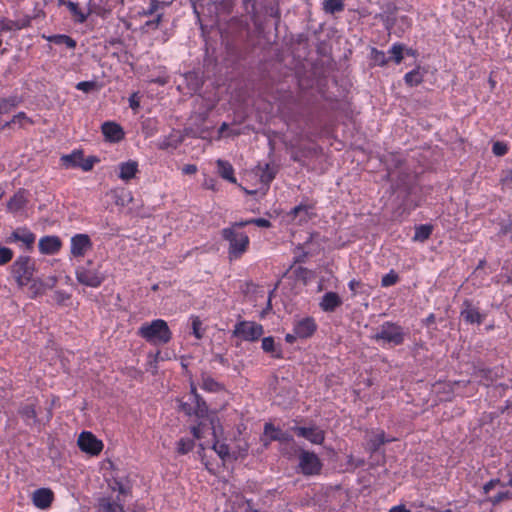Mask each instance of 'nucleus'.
I'll return each mask as SVG.
<instances>
[{
  "label": "nucleus",
  "instance_id": "09e8293b",
  "mask_svg": "<svg viewBox=\"0 0 512 512\" xmlns=\"http://www.w3.org/2000/svg\"><path fill=\"white\" fill-rule=\"evenodd\" d=\"M264 432H265V435L268 436L272 440L279 439L280 432L272 424H269V423L265 424Z\"/></svg>",
  "mask_w": 512,
  "mask_h": 512
},
{
  "label": "nucleus",
  "instance_id": "423d86ee",
  "mask_svg": "<svg viewBox=\"0 0 512 512\" xmlns=\"http://www.w3.org/2000/svg\"><path fill=\"white\" fill-rule=\"evenodd\" d=\"M374 339L383 344L397 346L403 343L404 332L401 326L392 322H385L374 335Z\"/></svg>",
  "mask_w": 512,
  "mask_h": 512
},
{
  "label": "nucleus",
  "instance_id": "e433bc0d",
  "mask_svg": "<svg viewBox=\"0 0 512 512\" xmlns=\"http://www.w3.org/2000/svg\"><path fill=\"white\" fill-rule=\"evenodd\" d=\"M201 388L205 391H208V392H217L219 391L222 387L221 385L215 381L213 378L209 377V376H203L202 377V384H201Z\"/></svg>",
  "mask_w": 512,
  "mask_h": 512
},
{
  "label": "nucleus",
  "instance_id": "c756f323",
  "mask_svg": "<svg viewBox=\"0 0 512 512\" xmlns=\"http://www.w3.org/2000/svg\"><path fill=\"white\" fill-rule=\"evenodd\" d=\"M404 51H405V45L400 42L394 43L390 49L388 50V53L390 54V61H393L395 64H400L404 59Z\"/></svg>",
  "mask_w": 512,
  "mask_h": 512
},
{
  "label": "nucleus",
  "instance_id": "774afa93",
  "mask_svg": "<svg viewBox=\"0 0 512 512\" xmlns=\"http://www.w3.org/2000/svg\"><path fill=\"white\" fill-rule=\"evenodd\" d=\"M404 53H406V54H407V55H409V56H415L416 51H415V50H413V49H411V48H406V47H405V51H404Z\"/></svg>",
  "mask_w": 512,
  "mask_h": 512
},
{
  "label": "nucleus",
  "instance_id": "f3484780",
  "mask_svg": "<svg viewBox=\"0 0 512 512\" xmlns=\"http://www.w3.org/2000/svg\"><path fill=\"white\" fill-rule=\"evenodd\" d=\"M290 215L292 216V220L298 221L299 224L308 222L315 216L314 206L310 204H300L291 210Z\"/></svg>",
  "mask_w": 512,
  "mask_h": 512
},
{
  "label": "nucleus",
  "instance_id": "393cba45",
  "mask_svg": "<svg viewBox=\"0 0 512 512\" xmlns=\"http://www.w3.org/2000/svg\"><path fill=\"white\" fill-rule=\"evenodd\" d=\"M43 38L55 45H65L70 50L75 49L77 46L76 40L65 34L43 35Z\"/></svg>",
  "mask_w": 512,
  "mask_h": 512
},
{
  "label": "nucleus",
  "instance_id": "864d4df0",
  "mask_svg": "<svg viewBox=\"0 0 512 512\" xmlns=\"http://www.w3.org/2000/svg\"><path fill=\"white\" fill-rule=\"evenodd\" d=\"M129 106H130V108L132 110H137L140 107V101H139V98L137 96V93H133L129 97Z\"/></svg>",
  "mask_w": 512,
  "mask_h": 512
},
{
  "label": "nucleus",
  "instance_id": "4be33fe9",
  "mask_svg": "<svg viewBox=\"0 0 512 512\" xmlns=\"http://www.w3.org/2000/svg\"><path fill=\"white\" fill-rule=\"evenodd\" d=\"M256 174L259 175L261 183L268 186L274 180L277 174V169L269 163H265L263 166L259 164L257 166Z\"/></svg>",
  "mask_w": 512,
  "mask_h": 512
},
{
  "label": "nucleus",
  "instance_id": "4468645a",
  "mask_svg": "<svg viewBox=\"0 0 512 512\" xmlns=\"http://www.w3.org/2000/svg\"><path fill=\"white\" fill-rule=\"evenodd\" d=\"M317 329V324L312 317H305L295 322L294 332L298 338L306 339L311 337Z\"/></svg>",
  "mask_w": 512,
  "mask_h": 512
},
{
  "label": "nucleus",
  "instance_id": "ddd939ff",
  "mask_svg": "<svg viewBox=\"0 0 512 512\" xmlns=\"http://www.w3.org/2000/svg\"><path fill=\"white\" fill-rule=\"evenodd\" d=\"M101 131L105 140L111 143H118L125 137L123 128L113 121L104 122L101 126Z\"/></svg>",
  "mask_w": 512,
  "mask_h": 512
},
{
  "label": "nucleus",
  "instance_id": "7c9ffc66",
  "mask_svg": "<svg viewBox=\"0 0 512 512\" xmlns=\"http://www.w3.org/2000/svg\"><path fill=\"white\" fill-rule=\"evenodd\" d=\"M370 59L372 61L373 66L384 67L388 65L390 59L386 56L385 52L382 50H378L375 47L371 48L370 51Z\"/></svg>",
  "mask_w": 512,
  "mask_h": 512
},
{
  "label": "nucleus",
  "instance_id": "338daca9",
  "mask_svg": "<svg viewBox=\"0 0 512 512\" xmlns=\"http://www.w3.org/2000/svg\"><path fill=\"white\" fill-rule=\"evenodd\" d=\"M228 128H229V125L226 122H223L221 124V126L219 127V133L223 134Z\"/></svg>",
  "mask_w": 512,
  "mask_h": 512
},
{
  "label": "nucleus",
  "instance_id": "c03bdc74",
  "mask_svg": "<svg viewBox=\"0 0 512 512\" xmlns=\"http://www.w3.org/2000/svg\"><path fill=\"white\" fill-rule=\"evenodd\" d=\"M14 256L13 251L10 248L0 246V266L7 264L12 260Z\"/></svg>",
  "mask_w": 512,
  "mask_h": 512
},
{
  "label": "nucleus",
  "instance_id": "c9c22d12",
  "mask_svg": "<svg viewBox=\"0 0 512 512\" xmlns=\"http://www.w3.org/2000/svg\"><path fill=\"white\" fill-rule=\"evenodd\" d=\"M30 283L31 284L29 287V292H30V295L32 298L42 295L46 291L45 284L42 279H33L32 278V281Z\"/></svg>",
  "mask_w": 512,
  "mask_h": 512
},
{
  "label": "nucleus",
  "instance_id": "f704fd0d",
  "mask_svg": "<svg viewBox=\"0 0 512 512\" xmlns=\"http://www.w3.org/2000/svg\"><path fill=\"white\" fill-rule=\"evenodd\" d=\"M69 11L76 17L77 22L83 23L87 19V15L83 13V11L79 8L78 3L67 1L64 2Z\"/></svg>",
  "mask_w": 512,
  "mask_h": 512
},
{
  "label": "nucleus",
  "instance_id": "20e7f679",
  "mask_svg": "<svg viewBox=\"0 0 512 512\" xmlns=\"http://www.w3.org/2000/svg\"><path fill=\"white\" fill-rule=\"evenodd\" d=\"M31 208V193L24 188H19L6 203V211L18 219L26 217Z\"/></svg>",
  "mask_w": 512,
  "mask_h": 512
},
{
  "label": "nucleus",
  "instance_id": "412c9836",
  "mask_svg": "<svg viewBox=\"0 0 512 512\" xmlns=\"http://www.w3.org/2000/svg\"><path fill=\"white\" fill-rule=\"evenodd\" d=\"M341 304L342 300L335 292L325 293L319 302V306L324 312H333Z\"/></svg>",
  "mask_w": 512,
  "mask_h": 512
},
{
  "label": "nucleus",
  "instance_id": "c85d7f7f",
  "mask_svg": "<svg viewBox=\"0 0 512 512\" xmlns=\"http://www.w3.org/2000/svg\"><path fill=\"white\" fill-rule=\"evenodd\" d=\"M344 0H324L322 9L326 14H336L344 11Z\"/></svg>",
  "mask_w": 512,
  "mask_h": 512
},
{
  "label": "nucleus",
  "instance_id": "3c124183",
  "mask_svg": "<svg viewBox=\"0 0 512 512\" xmlns=\"http://www.w3.org/2000/svg\"><path fill=\"white\" fill-rule=\"evenodd\" d=\"M509 497H510V493L509 492H500L497 495H495L494 497L489 498V501L493 505H496V504L500 503L503 499H506V498H509Z\"/></svg>",
  "mask_w": 512,
  "mask_h": 512
},
{
  "label": "nucleus",
  "instance_id": "473e14b6",
  "mask_svg": "<svg viewBox=\"0 0 512 512\" xmlns=\"http://www.w3.org/2000/svg\"><path fill=\"white\" fill-rule=\"evenodd\" d=\"M19 101L17 97H8L0 99V115L9 113L15 107H17Z\"/></svg>",
  "mask_w": 512,
  "mask_h": 512
},
{
  "label": "nucleus",
  "instance_id": "13d9d810",
  "mask_svg": "<svg viewBox=\"0 0 512 512\" xmlns=\"http://www.w3.org/2000/svg\"><path fill=\"white\" fill-rule=\"evenodd\" d=\"M183 174L192 175L197 172V166L194 164H187L182 168Z\"/></svg>",
  "mask_w": 512,
  "mask_h": 512
},
{
  "label": "nucleus",
  "instance_id": "37998d69",
  "mask_svg": "<svg viewBox=\"0 0 512 512\" xmlns=\"http://www.w3.org/2000/svg\"><path fill=\"white\" fill-rule=\"evenodd\" d=\"M21 414L28 423L35 422L36 420V411L32 404L22 408Z\"/></svg>",
  "mask_w": 512,
  "mask_h": 512
},
{
  "label": "nucleus",
  "instance_id": "a211bd4d",
  "mask_svg": "<svg viewBox=\"0 0 512 512\" xmlns=\"http://www.w3.org/2000/svg\"><path fill=\"white\" fill-rule=\"evenodd\" d=\"M294 431L313 444H321L324 440V432L317 427H295Z\"/></svg>",
  "mask_w": 512,
  "mask_h": 512
},
{
  "label": "nucleus",
  "instance_id": "6ab92c4d",
  "mask_svg": "<svg viewBox=\"0 0 512 512\" xmlns=\"http://www.w3.org/2000/svg\"><path fill=\"white\" fill-rule=\"evenodd\" d=\"M39 250L42 254H55L61 248V241L57 236H45L39 241Z\"/></svg>",
  "mask_w": 512,
  "mask_h": 512
},
{
  "label": "nucleus",
  "instance_id": "79ce46f5",
  "mask_svg": "<svg viewBox=\"0 0 512 512\" xmlns=\"http://www.w3.org/2000/svg\"><path fill=\"white\" fill-rule=\"evenodd\" d=\"M24 122L33 124V121L26 115L25 112H19L16 115L13 116L11 121L7 122L5 126H10L11 124H20L23 126Z\"/></svg>",
  "mask_w": 512,
  "mask_h": 512
},
{
  "label": "nucleus",
  "instance_id": "5fc2aeb1",
  "mask_svg": "<svg viewBox=\"0 0 512 512\" xmlns=\"http://www.w3.org/2000/svg\"><path fill=\"white\" fill-rule=\"evenodd\" d=\"M234 224H270V222L264 218H253L246 221L235 222Z\"/></svg>",
  "mask_w": 512,
  "mask_h": 512
},
{
  "label": "nucleus",
  "instance_id": "f03ea898",
  "mask_svg": "<svg viewBox=\"0 0 512 512\" xmlns=\"http://www.w3.org/2000/svg\"><path fill=\"white\" fill-rule=\"evenodd\" d=\"M223 237L229 242V257L236 259L247 249L248 236L241 230V226H230L223 230Z\"/></svg>",
  "mask_w": 512,
  "mask_h": 512
},
{
  "label": "nucleus",
  "instance_id": "4d7b16f0",
  "mask_svg": "<svg viewBox=\"0 0 512 512\" xmlns=\"http://www.w3.org/2000/svg\"><path fill=\"white\" fill-rule=\"evenodd\" d=\"M45 284V289H51L55 286L57 283V277L56 276H49L46 279H42Z\"/></svg>",
  "mask_w": 512,
  "mask_h": 512
},
{
  "label": "nucleus",
  "instance_id": "5701e85b",
  "mask_svg": "<svg viewBox=\"0 0 512 512\" xmlns=\"http://www.w3.org/2000/svg\"><path fill=\"white\" fill-rule=\"evenodd\" d=\"M218 174L225 180L235 184L237 182L236 177L234 176V168L226 160L218 159L216 161Z\"/></svg>",
  "mask_w": 512,
  "mask_h": 512
},
{
  "label": "nucleus",
  "instance_id": "49530a36",
  "mask_svg": "<svg viewBox=\"0 0 512 512\" xmlns=\"http://www.w3.org/2000/svg\"><path fill=\"white\" fill-rule=\"evenodd\" d=\"M398 281V275L394 271H390L383 276L381 284L383 287H389L394 285Z\"/></svg>",
  "mask_w": 512,
  "mask_h": 512
},
{
  "label": "nucleus",
  "instance_id": "a18cd8bd",
  "mask_svg": "<svg viewBox=\"0 0 512 512\" xmlns=\"http://www.w3.org/2000/svg\"><path fill=\"white\" fill-rule=\"evenodd\" d=\"M492 152L496 156H504L508 152V145L501 141L494 142Z\"/></svg>",
  "mask_w": 512,
  "mask_h": 512
},
{
  "label": "nucleus",
  "instance_id": "4c0bfd02",
  "mask_svg": "<svg viewBox=\"0 0 512 512\" xmlns=\"http://www.w3.org/2000/svg\"><path fill=\"white\" fill-rule=\"evenodd\" d=\"M432 227L433 226H417L413 240L423 242L428 239L432 233Z\"/></svg>",
  "mask_w": 512,
  "mask_h": 512
},
{
  "label": "nucleus",
  "instance_id": "f8f14e48",
  "mask_svg": "<svg viewBox=\"0 0 512 512\" xmlns=\"http://www.w3.org/2000/svg\"><path fill=\"white\" fill-rule=\"evenodd\" d=\"M92 248V242L87 234H76L71 238L70 251L73 257L82 258Z\"/></svg>",
  "mask_w": 512,
  "mask_h": 512
},
{
  "label": "nucleus",
  "instance_id": "603ef678",
  "mask_svg": "<svg viewBox=\"0 0 512 512\" xmlns=\"http://www.w3.org/2000/svg\"><path fill=\"white\" fill-rule=\"evenodd\" d=\"M203 428H204V426H203L202 422H200L198 425L193 426V427L191 428V433L193 434V436H194V438H195V439H198V440H199V439H201V438H202V435H203Z\"/></svg>",
  "mask_w": 512,
  "mask_h": 512
},
{
  "label": "nucleus",
  "instance_id": "6e6d98bb",
  "mask_svg": "<svg viewBox=\"0 0 512 512\" xmlns=\"http://www.w3.org/2000/svg\"><path fill=\"white\" fill-rule=\"evenodd\" d=\"M161 20H162V14H158L155 19L147 21L145 23V26L148 28L156 29V28H158Z\"/></svg>",
  "mask_w": 512,
  "mask_h": 512
},
{
  "label": "nucleus",
  "instance_id": "0e129e2a",
  "mask_svg": "<svg viewBox=\"0 0 512 512\" xmlns=\"http://www.w3.org/2000/svg\"><path fill=\"white\" fill-rule=\"evenodd\" d=\"M57 300L60 302L65 301L66 299H69V295L64 292H56Z\"/></svg>",
  "mask_w": 512,
  "mask_h": 512
},
{
  "label": "nucleus",
  "instance_id": "39448f33",
  "mask_svg": "<svg viewBox=\"0 0 512 512\" xmlns=\"http://www.w3.org/2000/svg\"><path fill=\"white\" fill-rule=\"evenodd\" d=\"M100 159L96 156L84 157L81 149H75L70 154H64L60 158L61 165L66 169L80 168L85 172L91 171Z\"/></svg>",
  "mask_w": 512,
  "mask_h": 512
},
{
  "label": "nucleus",
  "instance_id": "69168bd1",
  "mask_svg": "<svg viewBox=\"0 0 512 512\" xmlns=\"http://www.w3.org/2000/svg\"><path fill=\"white\" fill-rule=\"evenodd\" d=\"M509 181L512 182V171H510L509 174L502 178L503 184H507Z\"/></svg>",
  "mask_w": 512,
  "mask_h": 512
},
{
  "label": "nucleus",
  "instance_id": "b1692460",
  "mask_svg": "<svg viewBox=\"0 0 512 512\" xmlns=\"http://www.w3.org/2000/svg\"><path fill=\"white\" fill-rule=\"evenodd\" d=\"M464 305L465 307L461 311V316L463 317V319L471 324L482 323L483 316L479 313L478 309L468 302H465Z\"/></svg>",
  "mask_w": 512,
  "mask_h": 512
},
{
  "label": "nucleus",
  "instance_id": "2eb2a0df",
  "mask_svg": "<svg viewBox=\"0 0 512 512\" xmlns=\"http://www.w3.org/2000/svg\"><path fill=\"white\" fill-rule=\"evenodd\" d=\"M210 423L212 425V434L214 437L212 449L222 460H225L229 456V447L225 442H221L218 439V434L222 431V428L216 424L214 417L210 419Z\"/></svg>",
  "mask_w": 512,
  "mask_h": 512
},
{
  "label": "nucleus",
  "instance_id": "052dcab7",
  "mask_svg": "<svg viewBox=\"0 0 512 512\" xmlns=\"http://www.w3.org/2000/svg\"><path fill=\"white\" fill-rule=\"evenodd\" d=\"M361 283L355 279H352L351 281H349L348 283V287L349 289L354 293L356 294L358 292V288L360 287Z\"/></svg>",
  "mask_w": 512,
  "mask_h": 512
},
{
  "label": "nucleus",
  "instance_id": "680f3d73",
  "mask_svg": "<svg viewBox=\"0 0 512 512\" xmlns=\"http://www.w3.org/2000/svg\"><path fill=\"white\" fill-rule=\"evenodd\" d=\"M389 512H411L409 509H407L404 505H397L393 506Z\"/></svg>",
  "mask_w": 512,
  "mask_h": 512
},
{
  "label": "nucleus",
  "instance_id": "bf43d9fd",
  "mask_svg": "<svg viewBox=\"0 0 512 512\" xmlns=\"http://www.w3.org/2000/svg\"><path fill=\"white\" fill-rule=\"evenodd\" d=\"M500 481L498 479H492L488 483H486L483 487L484 492L487 494L489 493L497 484H499Z\"/></svg>",
  "mask_w": 512,
  "mask_h": 512
},
{
  "label": "nucleus",
  "instance_id": "aec40b11",
  "mask_svg": "<svg viewBox=\"0 0 512 512\" xmlns=\"http://www.w3.org/2000/svg\"><path fill=\"white\" fill-rule=\"evenodd\" d=\"M119 174L118 177L124 182H129L132 180L136 174L138 173V163L133 160H129L126 162H121L118 165Z\"/></svg>",
  "mask_w": 512,
  "mask_h": 512
},
{
  "label": "nucleus",
  "instance_id": "dca6fc26",
  "mask_svg": "<svg viewBox=\"0 0 512 512\" xmlns=\"http://www.w3.org/2000/svg\"><path fill=\"white\" fill-rule=\"evenodd\" d=\"M33 504L42 510L49 508L53 501V492L48 488H40L32 495Z\"/></svg>",
  "mask_w": 512,
  "mask_h": 512
},
{
  "label": "nucleus",
  "instance_id": "7ed1b4c3",
  "mask_svg": "<svg viewBox=\"0 0 512 512\" xmlns=\"http://www.w3.org/2000/svg\"><path fill=\"white\" fill-rule=\"evenodd\" d=\"M10 272L19 287L28 285L35 272V262L28 256H19L11 265Z\"/></svg>",
  "mask_w": 512,
  "mask_h": 512
},
{
  "label": "nucleus",
  "instance_id": "cd10ccee",
  "mask_svg": "<svg viewBox=\"0 0 512 512\" xmlns=\"http://www.w3.org/2000/svg\"><path fill=\"white\" fill-rule=\"evenodd\" d=\"M9 241H21L25 246L30 247L35 241V236L27 230H18L11 234Z\"/></svg>",
  "mask_w": 512,
  "mask_h": 512
},
{
  "label": "nucleus",
  "instance_id": "6e6552de",
  "mask_svg": "<svg viewBox=\"0 0 512 512\" xmlns=\"http://www.w3.org/2000/svg\"><path fill=\"white\" fill-rule=\"evenodd\" d=\"M263 326L252 321H241L233 330V335L243 341L254 342L263 335Z\"/></svg>",
  "mask_w": 512,
  "mask_h": 512
},
{
  "label": "nucleus",
  "instance_id": "f257e3e1",
  "mask_svg": "<svg viewBox=\"0 0 512 512\" xmlns=\"http://www.w3.org/2000/svg\"><path fill=\"white\" fill-rule=\"evenodd\" d=\"M137 333L153 345L166 344L172 338L167 322L162 319H155L150 323H144Z\"/></svg>",
  "mask_w": 512,
  "mask_h": 512
},
{
  "label": "nucleus",
  "instance_id": "a19ab883",
  "mask_svg": "<svg viewBox=\"0 0 512 512\" xmlns=\"http://www.w3.org/2000/svg\"><path fill=\"white\" fill-rule=\"evenodd\" d=\"M76 89L85 93H89L91 91L98 89V84L96 81H81L76 84Z\"/></svg>",
  "mask_w": 512,
  "mask_h": 512
},
{
  "label": "nucleus",
  "instance_id": "9b49d317",
  "mask_svg": "<svg viewBox=\"0 0 512 512\" xmlns=\"http://www.w3.org/2000/svg\"><path fill=\"white\" fill-rule=\"evenodd\" d=\"M322 464L318 456L312 452L302 451L299 455V468L304 475L318 474Z\"/></svg>",
  "mask_w": 512,
  "mask_h": 512
},
{
  "label": "nucleus",
  "instance_id": "9d476101",
  "mask_svg": "<svg viewBox=\"0 0 512 512\" xmlns=\"http://www.w3.org/2000/svg\"><path fill=\"white\" fill-rule=\"evenodd\" d=\"M80 450L90 456H97L103 450L104 444L92 432L83 431L77 440Z\"/></svg>",
  "mask_w": 512,
  "mask_h": 512
},
{
  "label": "nucleus",
  "instance_id": "a878e982",
  "mask_svg": "<svg viewBox=\"0 0 512 512\" xmlns=\"http://www.w3.org/2000/svg\"><path fill=\"white\" fill-rule=\"evenodd\" d=\"M389 441L390 439L385 438L383 431L372 432L367 440L368 449L371 453L376 452L381 445Z\"/></svg>",
  "mask_w": 512,
  "mask_h": 512
},
{
  "label": "nucleus",
  "instance_id": "1a4fd4ad",
  "mask_svg": "<svg viewBox=\"0 0 512 512\" xmlns=\"http://www.w3.org/2000/svg\"><path fill=\"white\" fill-rule=\"evenodd\" d=\"M180 408L189 416L195 415L197 418H204L208 415V407L196 393V387L193 384H191V402H182Z\"/></svg>",
  "mask_w": 512,
  "mask_h": 512
},
{
  "label": "nucleus",
  "instance_id": "bb28decb",
  "mask_svg": "<svg viewBox=\"0 0 512 512\" xmlns=\"http://www.w3.org/2000/svg\"><path fill=\"white\" fill-rule=\"evenodd\" d=\"M262 349L264 352L269 353L272 357L280 358L281 357V348L279 345L275 343V340L273 337H264L262 339Z\"/></svg>",
  "mask_w": 512,
  "mask_h": 512
},
{
  "label": "nucleus",
  "instance_id": "ea45409f",
  "mask_svg": "<svg viewBox=\"0 0 512 512\" xmlns=\"http://www.w3.org/2000/svg\"><path fill=\"white\" fill-rule=\"evenodd\" d=\"M194 447L193 440L189 438H181L177 444V450L180 454H186Z\"/></svg>",
  "mask_w": 512,
  "mask_h": 512
},
{
  "label": "nucleus",
  "instance_id": "e2e57ef3",
  "mask_svg": "<svg viewBox=\"0 0 512 512\" xmlns=\"http://www.w3.org/2000/svg\"><path fill=\"white\" fill-rule=\"evenodd\" d=\"M298 338V336L295 334V332L293 331V333H288L286 334L285 336V340L287 343H294V341Z\"/></svg>",
  "mask_w": 512,
  "mask_h": 512
},
{
  "label": "nucleus",
  "instance_id": "8fccbe9b",
  "mask_svg": "<svg viewBox=\"0 0 512 512\" xmlns=\"http://www.w3.org/2000/svg\"><path fill=\"white\" fill-rule=\"evenodd\" d=\"M159 5L158 0H151L148 9L143 11V15L149 16L154 14L159 9Z\"/></svg>",
  "mask_w": 512,
  "mask_h": 512
},
{
  "label": "nucleus",
  "instance_id": "72a5a7b5",
  "mask_svg": "<svg viewBox=\"0 0 512 512\" xmlns=\"http://www.w3.org/2000/svg\"><path fill=\"white\" fill-rule=\"evenodd\" d=\"M100 512H124V510L118 502L103 499L100 503Z\"/></svg>",
  "mask_w": 512,
  "mask_h": 512
},
{
  "label": "nucleus",
  "instance_id": "0eeeda50",
  "mask_svg": "<svg viewBox=\"0 0 512 512\" xmlns=\"http://www.w3.org/2000/svg\"><path fill=\"white\" fill-rule=\"evenodd\" d=\"M76 278L79 283L96 288L105 280V275L98 267L93 266L91 261H88L86 265L77 268Z\"/></svg>",
  "mask_w": 512,
  "mask_h": 512
},
{
  "label": "nucleus",
  "instance_id": "2f4dec72",
  "mask_svg": "<svg viewBox=\"0 0 512 512\" xmlns=\"http://www.w3.org/2000/svg\"><path fill=\"white\" fill-rule=\"evenodd\" d=\"M404 81L410 87L421 84L423 82V74L420 72V67L417 66L415 69L407 72L404 76Z\"/></svg>",
  "mask_w": 512,
  "mask_h": 512
},
{
  "label": "nucleus",
  "instance_id": "58836bf2",
  "mask_svg": "<svg viewBox=\"0 0 512 512\" xmlns=\"http://www.w3.org/2000/svg\"><path fill=\"white\" fill-rule=\"evenodd\" d=\"M29 24V21H27L26 24L19 25L17 22L9 19H2L0 20V31L8 32L14 29H21Z\"/></svg>",
  "mask_w": 512,
  "mask_h": 512
},
{
  "label": "nucleus",
  "instance_id": "de8ad7c7",
  "mask_svg": "<svg viewBox=\"0 0 512 512\" xmlns=\"http://www.w3.org/2000/svg\"><path fill=\"white\" fill-rule=\"evenodd\" d=\"M201 326H202L201 320L198 317H193L192 318V330H193V335L197 339H201L203 337V332L201 331Z\"/></svg>",
  "mask_w": 512,
  "mask_h": 512
}]
</instances>
